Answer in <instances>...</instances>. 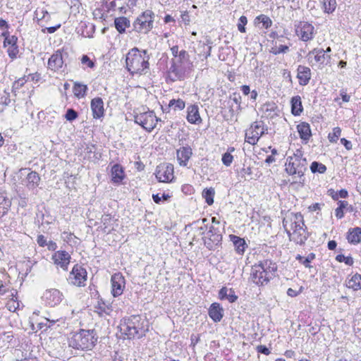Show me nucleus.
Here are the masks:
<instances>
[{
	"label": "nucleus",
	"instance_id": "51",
	"mask_svg": "<svg viewBox=\"0 0 361 361\" xmlns=\"http://www.w3.org/2000/svg\"><path fill=\"white\" fill-rule=\"evenodd\" d=\"M169 198L170 195L165 193H163L161 196H160L159 193L152 195V199L157 204H159L162 200L167 201Z\"/></svg>",
	"mask_w": 361,
	"mask_h": 361
},
{
	"label": "nucleus",
	"instance_id": "50",
	"mask_svg": "<svg viewBox=\"0 0 361 361\" xmlns=\"http://www.w3.org/2000/svg\"><path fill=\"white\" fill-rule=\"evenodd\" d=\"M78 116V114L73 109H68L65 114V118L68 121H73L75 120Z\"/></svg>",
	"mask_w": 361,
	"mask_h": 361
},
{
	"label": "nucleus",
	"instance_id": "12",
	"mask_svg": "<svg viewBox=\"0 0 361 361\" xmlns=\"http://www.w3.org/2000/svg\"><path fill=\"white\" fill-rule=\"evenodd\" d=\"M42 298L47 305L54 307L62 301L63 294L58 289H49L44 292Z\"/></svg>",
	"mask_w": 361,
	"mask_h": 361
},
{
	"label": "nucleus",
	"instance_id": "1",
	"mask_svg": "<svg viewBox=\"0 0 361 361\" xmlns=\"http://www.w3.org/2000/svg\"><path fill=\"white\" fill-rule=\"evenodd\" d=\"M149 55L147 50L131 49L126 55V68L132 74L145 75L149 70Z\"/></svg>",
	"mask_w": 361,
	"mask_h": 361
},
{
	"label": "nucleus",
	"instance_id": "36",
	"mask_svg": "<svg viewBox=\"0 0 361 361\" xmlns=\"http://www.w3.org/2000/svg\"><path fill=\"white\" fill-rule=\"evenodd\" d=\"M310 55H314V60L319 64H324L326 58L325 51L323 49H314L309 52L308 56ZM327 57L330 58L329 56H327Z\"/></svg>",
	"mask_w": 361,
	"mask_h": 361
},
{
	"label": "nucleus",
	"instance_id": "57",
	"mask_svg": "<svg viewBox=\"0 0 361 361\" xmlns=\"http://www.w3.org/2000/svg\"><path fill=\"white\" fill-rule=\"evenodd\" d=\"M189 58L190 56L188 53L185 50H182L179 52L178 56L176 59L180 60V61L186 63L187 62H189Z\"/></svg>",
	"mask_w": 361,
	"mask_h": 361
},
{
	"label": "nucleus",
	"instance_id": "40",
	"mask_svg": "<svg viewBox=\"0 0 361 361\" xmlns=\"http://www.w3.org/2000/svg\"><path fill=\"white\" fill-rule=\"evenodd\" d=\"M112 216L111 214H104L101 218V228L105 233H109L111 231Z\"/></svg>",
	"mask_w": 361,
	"mask_h": 361
},
{
	"label": "nucleus",
	"instance_id": "28",
	"mask_svg": "<svg viewBox=\"0 0 361 361\" xmlns=\"http://www.w3.org/2000/svg\"><path fill=\"white\" fill-rule=\"evenodd\" d=\"M345 286L356 291L361 289V274L356 273L345 281Z\"/></svg>",
	"mask_w": 361,
	"mask_h": 361
},
{
	"label": "nucleus",
	"instance_id": "18",
	"mask_svg": "<svg viewBox=\"0 0 361 361\" xmlns=\"http://www.w3.org/2000/svg\"><path fill=\"white\" fill-rule=\"evenodd\" d=\"M90 107L92 116L95 119H99L104 115V102L101 97H95L91 100Z\"/></svg>",
	"mask_w": 361,
	"mask_h": 361
},
{
	"label": "nucleus",
	"instance_id": "10",
	"mask_svg": "<svg viewBox=\"0 0 361 361\" xmlns=\"http://www.w3.org/2000/svg\"><path fill=\"white\" fill-rule=\"evenodd\" d=\"M251 279L257 286H264L271 280L259 264L252 267Z\"/></svg>",
	"mask_w": 361,
	"mask_h": 361
},
{
	"label": "nucleus",
	"instance_id": "17",
	"mask_svg": "<svg viewBox=\"0 0 361 361\" xmlns=\"http://www.w3.org/2000/svg\"><path fill=\"white\" fill-rule=\"evenodd\" d=\"M192 155V148L188 145L181 147L176 150L177 159L181 166H186L188 165V161L191 158Z\"/></svg>",
	"mask_w": 361,
	"mask_h": 361
},
{
	"label": "nucleus",
	"instance_id": "54",
	"mask_svg": "<svg viewBox=\"0 0 361 361\" xmlns=\"http://www.w3.org/2000/svg\"><path fill=\"white\" fill-rule=\"evenodd\" d=\"M293 218L291 219V224H305L303 216L301 214V213L298 212L295 214H292Z\"/></svg>",
	"mask_w": 361,
	"mask_h": 361
},
{
	"label": "nucleus",
	"instance_id": "38",
	"mask_svg": "<svg viewBox=\"0 0 361 361\" xmlns=\"http://www.w3.org/2000/svg\"><path fill=\"white\" fill-rule=\"evenodd\" d=\"M87 90L88 88L86 85L80 82H75L73 87V93L78 98L84 97L86 95Z\"/></svg>",
	"mask_w": 361,
	"mask_h": 361
},
{
	"label": "nucleus",
	"instance_id": "49",
	"mask_svg": "<svg viewBox=\"0 0 361 361\" xmlns=\"http://www.w3.org/2000/svg\"><path fill=\"white\" fill-rule=\"evenodd\" d=\"M247 23V17L245 16H240L238 20V29L240 32L245 33L246 32L245 25Z\"/></svg>",
	"mask_w": 361,
	"mask_h": 361
},
{
	"label": "nucleus",
	"instance_id": "59",
	"mask_svg": "<svg viewBox=\"0 0 361 361\" xmlns=\"http://www.w3.org/2000/svg\"><path fill=\"white\" fill-rule=\"evenodd\" d=\"M103 6H105L106 8V12H109L111 10H114L116 4V0H111L109 2H107L106 1H102Z\"/></svg>",
	"mask_w": 361,
	"mask_h": 361
},
{
	"label": "nucleus",
	"instance_id": "23",
	"mask_svg": "<svg viewBox=\"0 0 361 361\" xmlns=\"http://www.w3.org/2000/svg\"><path fill=\"white\" fill-rule=\"evenodd\" d=\"M41 178L36 171H30L24 180V184L29 190H34L38 187Z\"/></svg>",
	"mask_w": 361,
	"mask_h": 361
},
{
	"label": "nucleus",
	"instance_id": "55",
	"mask_svg": "<svg viewBox=\"0 0 361 361\" xmlns=\"http://www.w3.org/2000/svg\"><path fill=\"white\" fill-rule=\"evenodd\" d=\"M81 63L90 68H93L95 66L94 62L91 60L87 55H83L82 56Z\"/></svg>",
	"mask_w": 361,
	"mask_h": 361
},
{
	"label": "nucleus",
	"instance_id": "2",
	"mask_svg": "<svg viewBox=\"0 0 361 361\" xmlns=\"http://www.w3.org/2000/svg\"><path fill=\"white\" fill-rule=\"evenodd\" d=\"M307 161L302 158V152L297 149L293 156L287 157L286 171L289 175H298L301 178L307 171Z\"/></svg>",
	"mask_w": 361,
	"mask_h": 361
},
{
	"label": "nucleus",
	"instance_id": "6",
	"mask_svg": "<svg viewBox=\"0 0 361 361\" xmlns=\"http://www.w3.org/2000/svg\"><path fill=\"white\" fill-rule=\"evenodd\" d=\"M186 72V64L180 60L172 59L170 68L167 71V77L172 81L183 80Z\"/></svg>",
	"mask_w": 361,
	"mask_h": 361
},
{
	"label": "nucleus",
	"instance_id": "15",
	"mask_svg": "<svg viewBox=\"0 0 361 361\" xmlns=\"http://www.w3.org/2000/svg\"><path fill=\"white\" fill-rule=\"evenodd\" d=\"M306 228L307 227H305L300 230L294 231L292 233H290L289 230L286 229V231L290 240L302 245L305 243V241L309 237V233L306 231Z\"/></svg>",
	"mask_w": 361,
	"mask_h": 361
},
{
	"label": "nucleus",
	"instance_id": "26",
	"mask_svg": "<svg viewBox=\"0 0 361 361\" xmlns=\"http://www.w3.org/2000/svg\"><path fill=\"white\" fill-rule=\"evenodd\" d=\"M121 331L123 334L128 336L127 338H134L136 336H137L138 338L142 337V335L139 334L137 328L132 322L123 325L121 327Z\"/></svg>",
	"mask_w": 361,
	"mask_h": 361
},
{
	"label": "nucleus",
	"instance_id": "9",
	"mask_svg": "<svg viewBox=\"0 0 361 361\" xmlns=\"http://www.w3.org/2000/svg\"><path fill=\"white\" fill-rule=\"evenodd\" d=\"M262 125L258 122L253 123L245 133V141L252 145L258 142L259 137L264 133Z\"/></svg>",
	"mask_w": 361,
	"mask_h": 361
},
{
	"label": "nucleus",
	"instance_id": "34",
	"mask_svg": "<svg viewBox=\"0 0 361 361\" xmlns=\"http://www.w3.org/2000/svg\"><path fill=\"white\" fill-rule=\"evenodd\" d=\"M11 205V200L7 197L5 192H0V218L4 216Z\"/></svg>",
	"mask_w": 361,
	"mask_h": 361
},
{
	"label": "nucleus",
	"instance_id": "61",
	"mask_svg": "<svg viewBox=\"0 0 361 361\" xmlns=\"http://www.w3.org/2000/svg\"><path fill=\"white\" fill-rule=\"evenodd\" d=\"M11 101L9 93L0 97V104L4 106L9 105Z\"/></svg>",
	"mask_w": 361,
	"mask_h": 361
},
{
	"label": "nucleus",
	"instance_id": "42",
	"mask_svg": "<svg viewBox=\"0 0 361 361\" xmlns=\"http://www.w3.org/2000/svg\"><path fill=\"white\" fill-rule=\"evenodd\" d=\"M185 106V102L181 99H171L169 101L168 109L173 108L174 111H180L183 110Z\"/></svg>",
	"mask_w": 361,
	"mask_h": 361
},
{
	"label": "nucleus",
	"instance_id": "14",
	"mask_svg": "<svg viewBox=\"0 0 361 361\" xmlns=\"http://www.w3.org/2000/svg\"><path fill=\"white\" fill-rule=\"evenodd\" d=\"M52 259L56 264L60 266L64 271H67L71 255L65 250H59L53 255Z\"/></svg>",
	"mask_w": 361,
	"mask_h": 361
},
{
	"label": "nucleus",
	"instance_id": "48",
	"mask_svg": "<svg viewBox=\"0 0 361 361\" xmlns=\"http://www.w3.org/2000/svg\"><path fill=\"white\" fill-rule=\"evenodd\" d=\"M5 36V39L4 41V46H11L17 44L18 37L15 35L10 36L9 35L6 36V34H3Z\"/></svg>",
	"mask_w": 361,
	"mask_h": 361
},
{
	"label": "nucleus",
	"instance_id": "35",
	"mask_svg": "<svg viewBox=\"0 0 361 361\" xmlns=\"http://www.w3.org/2000/svg\"><path fill=\"white\" fill-rule=\"evenodd\" d=\"M95 312H97L101 317L104 314L109 315L112 312V307L110 304H107L102 299H100L97 302V305L95 306Z\"/></svg>",
	"mask_w": 361,
	"mask_h": 361
},
{
	"label": "nucleus",
	"instance_id": "45",
	"mask_svg": "<svg viewBox=\"0 0 361 361\" xmlns=\"http://www.w3.org/2000/svg\"><path fill=\"white\" fill-rule=\"evenodd\" d=\"M230 99L236 104V111L239 114L241 110V96L240 93L234 92L230 96Z\"/></svg>",
	"mask_w": 361,
	"mask_h": 361
},
{
	"label": "nucleus",
	"instance_id": "53",
	"mask_svg": "<svg viewBox=\"0 0 361 361\" xmlns=\"http://www.w3.org/2000/svg\"><path fill=\"white\" fill-rule=\"evenodd\" d=\"M18 51H19L17 44L9 46L7 50L9 57L11 59L16 58Z\"/></svg>",
	"mask_w": 361,
	"mask_h": 361
},
{
	"label": "nucleus",
	"instance_id": "22",
	"mask_svg": "<svg viewBox=\"0 0 361 361\" xmlns=\"http://www.w3.org/2000/svg\"><path fill=\"white\" fill-rule=\"evenodd\" d=\"M187 120L192 124L200 123L202 118L199 114V108L196 104L190 105L187 109Z\"/></svg>",
	"mask_w": 361,
	"mask_h": 361
},
{
	"label": "nucleus",
	"instance_id": "16",
	"mask_svg": "<svg viewBox=\"0 0 361 361\" xmlns=\"http://www.w3.org/2000/svg\"><path fill=\"white\" fill-rule=\"evenodd\" d=\"M63 65L62 51L59 49L55 51L48 61V68L56 72L59 71Z\"/></svg>",
	"mask_w": 361,
	"mask_h": 361
},
{
	"label": "nucleus",
	"instance_id": "58",
	"mask_svg": "<svg viewBox=\"0 0 361 361\" xmlns=\"http://www.w3.org/2000/svg\"><path fill=\"white\" fill-rule=\"evenodd\" d=\"M289 51V47L287 45H280L277 49H274L271 52L274 55L279 54L281 53H286Z\"/></svg>",
	"mask_w": 361,
	"mask_h": 361
},
{
	"label": "nucleus",
	"instance_id": "5",
	"mask_svg": "<svg viewBox=\"0 0 361 361\" xmlns=\"http://www.w3.org/2000/svg\"><path fill=\"white\" fill-rule=\"evenodd\" d=\"M135 122L148 132L156 127L157 119L154 111H147L137 114L134 116Z\"/></svg>",
	"mask_w": 361,
	"mask_h": 361
},
{
	"label": "nucleus",
	"instance_id": "32",
	"mask_svg": "<svg viewBox=\"0 0 361 361\" xmlns=\"http://www.w3.org/2000/svg\"><path fill=\"white\" fill-rule=\"evenodd\" d=\"M124 178V171L119 164H114L111 168V180L114 183H120Z\"/></svg>",
	"mask_w": 361,
	"mask_h": 361
},
{
	"label": "nucleus",
	"instance_id": "62",
	"mask_svg": "<svg viewBox=\"0 0 361 361\" xmlns=\"http://www.w3.org/2000/svg\"><path fill=\"white\" fill-rule=\"evenodd\" d=\"M97 13H99V19L102 20H106V18H107V16L102 11V8H97L93 12V15L95 18H97Z\"/></svg>",
	"mask_w": 361,
	"mask_h": 361
},
{
	"label": "nucleus",
	"instance_id": "39",
	"mask_svg": "<svg viewBox=\"0 0 361 361\" xmlns=\"http://www.w3.org/2000/svg\"><path fill=\"white\" fill-rule=\"evenodd\" d=\"M321 2L324 13L330 14L336 10L337 6L336 0H322Z\"/></svg>",
	"mask_w": 361,
	"mask_h": 361
},
{
	"label": "nucleus",
	"instance_id": "47",
	"mask_svg": "<svg viewBox=\"0 0 361 361\" xmlns=\"http://www.w3.org/2000/svg\"><path fill=\"white\" fill-rule=\"evenodd\" d=\"M336 260L338 262H344L348 266H353L354 264L353 258L351 256L345 257L342 254L336 255Z\"/></svg>",
	"mask_w": 361,
	"mask_h": 361
},
{
	"label": "nucleus",
	"instance_id": "20",
	"mask_svg": "<svg viewBox=\"0 0 361 361\" xmlns=\"http://www.w3.org/2000/svg\"><path fill=\"white\" fill-rule=\"evenodd\" d=\"M297 78L299 80V84L302 86L307 85L311 79V70L309 67L300 65L297 69Z\"/></svg>",
	"mask_w": 361,
	"mask_h": 361
},
{
	"label": "nucleus",
	"instance_id": "19",
	"mask_svg": "<svg viewBox=\"0 0 361 361\" xmlns=\"http://www.w3.org/2000/svg\"><path fill=\"white\" fill-rule=\"evenodd\" d=\"M68 345L77 350H89L95 345V341L93 340H69Z\"/></svg>",
	"mask_w": 361,
	"mask_h": 361
},
{
	"label": "nucleus",
	"instance_id": "30",
	"mask_svg": "<svg viewBox=\"0 0 361 361\" xmlns=\"http://www.w3.org/2000/svg\"><path fill=\"white\" fill-rule=\"evenodd\" d=\"M114 26L120 34H123L126 32V29L130 26V21L128 18L123 16L116 18Z\"/></svg>",
	"mask_w": 361,
	"mask_h": 361
},
{
	"label": "nucleus",
	"instance_id": "11",
	"mask_svg": "<svg viewBox=\"0 0 361 361\" xmlns=\"http://www.w3.org/2000/svg\"><path fill=\"white\" fill-rule=\"evenodd\" d=\"M295 32L302 41L307 42L313 38L314 26L307 22H300L297 26Z\"/></svg>",
	"mask_w": 361,
	"mask_h": 361
},
{
	"label": "nucleus",
	"instance_id": "21",
	"mask_svg": "<svg viewBox=\"0 0 361 361\" xmlns=\"http://www.w3.org/2000/svg\"><path fill=\"white\" fill-rule=\"evenodd\" d=\"M208 314L210 318L214 322H219L221 320L224 316V309L221 307L219 303H212L208 310Z\"/></svg>",
	"mask_w": 361,
	"mask_h": 361
},
{
	"label": "nucleus",
	"instance_id": "52",
	"mask_svg": "<svg viewBox=\"0 0 361 361\" xmlns=\"http://www.w3.org/2000/svg\"><path fill=\"white\" fill-rule=\"evenodd\" d=\"M233 157L231 154L230 152H226L222 155L221 161L223 164L226 166H229L231 163L233 162Z\"/></svg>",
	"mask_w": 361,
	"mask_h": 361
},
{
	"label": "nucleus",
	"instance_id": "41",
	"mask_svg": "<svg viewBox=\"0 0 361 361\" xmlns=\"http://www.w3.org/2000/svg\"><path fill=\"white\" fill-rule=\"evenodd\" d=\"M214 194L215 191L213 188H206L202 191V197L208 205H212L214 203Z\"/></svg>",
	"mask_w": 361,
	"mask_h": 361
},
{
	"label": "nucleus",
	"instance_id": "64",
	"mask_svg": "<svg viewBox=\"0 0 361 361\" xmlns=\"http://www.w3.org/2000/svg\"><path fill=\"white\" fill-rule=\"evenodd\" d=\"M37 242L40 247L47 245V240L43 235H39L37 238Z\"/></svg>",
	"mask_w": 361,
	"mask_h": 361
},
{
	"label": "nucleus",
	"instance_id": "46",
	"mask_svg": "<svg viewBox=\"0 0 361 361\" xmlns=\"http://www.w3.org/2000/svg\"><path fill=\"white\" fill-rule=\"evenodd\" d=\"M341 129L339 127H336L333 129V132L329 134L328 138L331 143L336 142L338 137L341 136Z\"/></svg>",
	"mask_w": 361,
	"mask_h": 361
},
{
	"label": "nucleus",
	"instance_id": "3",
	"mask_svg": "<svg viewBox=\"0 0 361 361\" xmlns=\"http://www.w3.org/2000/svg\"><path fill=\"white\" fill-rule=\"evenodd\" d=\"M154 13L151 10H146L138 16L134 21L133 30L138 33L147 34L153 27Z\"/></svg>",
	"mask_w": 361,
	"mask_h": 361
},
{
	"label": "nucleus",
	"instance_id": "24",
	"mask_svg": "<svg viewBox=\"0 0 361 361\" xmlns=\"http://www.w3.org/2000/svg\"><path fill=\"white\" fill-rule=\"evenodd\" d=\"M346 239L353 245H357L361 242V228L355 227L350 228L347 233Z\"/></svg>",
	"mask_w": 361,
	"mask_h": 361
},
{
	"label": "nucleus",
	"instance_id": "7",
	"mask_svg": "<svg viewBox=\"0 0 361 361\" xmlns=\"http://www.w3.org/2000/svg\"><path fill=\"white\" fill-rule=\"evenodd\" d=\"M87 274L86 269L82 266L75 264L71 271L68 281L70 283L77 286H85Z\"/></svg>",
	"mask_w": 361,
	"mask_h": 361
},
{
	"label": "nucleus",
	"instance_id": "13",
	"mask_svg": "<svg viewBox=\"0 0 361 361\" xmlns=\"http://www.w3.org/2000/svg\"><path fill=\"white\" fill-rule=\"evenodd\" d=\"M111 293L114 297H117L123 293V288H125V279L121 273L114 274L111 276Z\"/></svg>",
	"mask_w": 361,
	"mask_h": 361
},
{
	"label": "nucleus",
	"instance_id": "33",
	"mask_svg": "<svg viewBox=\"0 0 361 361\" xmlns=\"http://www.w3.org/2000/svg\"><path fill=\"white\" fill-rule=\"evenodd\" d=\"M291 113L294 116H300L303 111L301 97L299 95L294 96L290 100Z\"/></svg>",
	"mask_w": 361,
	"mask_h": 361
},
{
	"label": "nucleus",
	"instance_id": "43",
	"mask_svg": "<svg viewBox=\"0 0 361 361\" xmlns=\"http://www.w3.org/2000/svg\"><path fill=\"white\" fill-rule=\"evenodd\" d=\"M255 23H262V26L265 29L269 28L272 25V21H271V18L269 16L264 15V14H261V15L257 16L255 19Z\"/></svg>",
	"mask_w": 361,
	"mask_h": 361
},
{
	"label": "nucleus",
	"instance_id": "27",
	"mask_svg": "<svg viewBox=\"0 0 361 361\" xmlns=\"http://www.w3.org/2000/svg\"><path fill=\"white\" fill-rule=\"evenodd\" d=\"M300 137L305 141H308L312 136L310 126L306 122H302L297 126Z\"/></svg>",
	"mask_w": 361,
	"mask_h": 361
},
{
	"label": "nucleus",
	"instance_id": "31",
	"mask_svg": "<svg viewBox=\"0 0 361 361\" xmlns=\"http://www.w3.org/2000/svg\"><path fill=\"white\" fill-rule=\"evenodd\" d=\"M229 238L235 247V251L238 254H243L245 252V247L247 246L245 240L243 238L235 235H230Z\"/></svg>",
	"mask_w": 361,
	"mask_h": 361
},
{
	"label": "nucleus",
	"instance_id": "56",
	"mask_svg": "<svg viewBox=\"0 0 361 361\" xmlns=\"http://www.w3.org/2000/svg\"><path fill=\"white\" fill-rule=\"evenodd\" d=\"M315 254L313 252L310 253L307 257L304 258V260H302V264L306 267V268H311L310 262L315 259Z\"/></svg>",
	"mask_w": 361,
	"mask_h": 361
},
{
	"label": "nucleus",
	"instance_id": "60",
	"mask_svg": "<svg viewBox=\"0 0 361 361\" xmlns=\"http://www.w3.org/2000/svg\"><path fill=\"white\" fill-rule=\"evenodd\" d=\"M207 221V219L204 218L201 219V222L203 225L199 226L197 228V231H198L199 234L202 235L205 234L206 231L207 230V226L205 224V222Z\"/></svg>",
	"mask_w": 361,
	"mask_h": 361
},
{
	"label": "nucleus",
	"instance_id": "25",
	"mask_svg": "<svg viewBox=\"0 0 361 361\" xmlns=\"http://www.w3.org/2000/svg\"><path fill=\"white\" fill-rule=\"evenodd\" d=\"M219 298L220 300H228L230 302H235L238 300V296L232 288L226 287L221 288L219 291Z\"/></svg>",
	"mask_w": 361,
	"mask_h": 361
},
{
	"label": "nucleus",
	"instance_id": "63",
	"mask_svg": "<svg viewBox=\"0 0 361 361\" xmlns=\"http://www.w3.org/2000/svg\"><path fill=\"white\" fill-rule=\"evenodd\" d=\"M341 143L345 147V148L347 150H350L353 148L352 142L345 138H341Z\"/></svg>",
	"mask_w": 361,
	"mask_h": 361
},
{
	"label": "nucleus",
	"instance_id": "44",
	"mask_svg": "<svg viewBox=\"0 0 361 361\" xmlns=\"http://www.w3.org/2000/svg\"><path fill=\"white\" fill-rule=\"evenodd\" d=\"M312 173H324L326 171V166L318 161H313L310 166Z\"/></svg>",
	"mask_w": 361,
	"mask_h": 361
},
{
	"label": "nucleus",
	"instance_id": "8",
	"mask_svg": "<svg viewBox=\"0 0 361 361\" xmlns=\"http://www.w3.org/2000/svg\"><path fill=\"white\" fill-rule=\"evenodd\" d=\"M156 178L159 182L167 183L173 178V166L172 164L159 165L156 169Z\"/></svg>",
	"mask_w": 361,
	"mask_h": 361
},
{
	"label": "nucleus",
	"instance_id": "37",
	"mask_svg": "<svg viewBox=\"0 0 361 361\" xmlns=\"http://www.w3.org/2000/svg\"><path fill=\"white\" fill-rule=\"evenodd\" d=\"M276 109V106L274 103L267 102L262 106L260 110L262 111L264 116L272 118L274 115L276 114L275 112Z\"/></svg>",
	"mask_w": 361,
	"mask_h": 361
},
{
	"label": "nucleus",
	"instance_id": "29",
	"mask_svg": "<svg viewBox=\"0 0 361 361\" xmlns=\"http://www.w3.org/2000/svg\"><path fill=\"white\" fill-rule=\"evenodd\" d=\"M259 265L264 269L265 273L271 279L274 276L275 272L277 271V265L271 260L266 259L260 262Z\"/></svg>",
	"mask_w": 361,
	"mask_h": 361
},
{
	"label": "nucleus",
	"instance_id": "4",
	"mask_svg": "<svg viewBox=\"0 0 361 361\" xmlns=\"http://www.w3.org/2000/svg\"><path fill=\"white\" fill-rule=\"evenodd\" d=\"M204 245L209 250H216L221 245L222 234L219 227L212 225L202 238Z\"/></svg>",
	"mask_w": 361,
	"mask_h": 361
}]
</instances>
